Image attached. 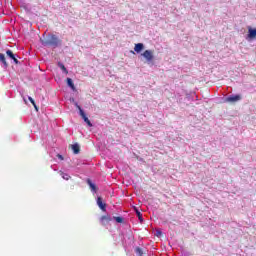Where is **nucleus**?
<instances>
[{
    "label": "nucleus",
    "mask_w": 256,
    "mask_h": 256,
    "mask_svg": "<svg viewBox=\"0 0 256 256\" xmlns=\"http://www.w3.org/2000/svg\"><path fill=\"white\" fill-rule=\"evenodd\" d=\"M40 43L43 47H50L51 49L63 47V40L53 33H48L47 35L44 33L43 37L40 38Z\"/></svg>",
    "instance_id": "f257e3e1"
},
{
    "label": "nucleus",
    "mask_w": 256,
    "mask_h": 256,
    "mask_svg": "<svg viewBox=\"0 0 256 256\" xmlns=\"http://www.w3.org/2000/svg\"><path fill=\"white\" fill-rule=\"evenodd\" d=\"M223 103H237L241 101V94H232L228 97L222 98Z\"/></svg>",
    "instance_id": "f03ea898"
},
{
    "label": "nucleus",
    "mask_w": 256,
    "mask_h": 256,
    "mask_svg": "<svg viewBox=\"0 0 256 256\" xmlns=\"http://www.w3.org/2000/svg\"><path fill=\"white\" fill-rule=\"evenodd\" d=\"M142 57L146 60V62L153 63V59H155V56L153 55V50H145L142 54Z\"/></svg>",
    "instance_id": "7ed1b4c3"
},
{
    "label": "nucleus",
    "mask_w": 256,
    "mask_h": 256,
    "mask_svg": "<svg viewBox=\"0 0 256 256\" xmlns=\"http://www.w3.org/2000/svg\"><path fill=\"white\" fill-rule=\"evenodd\" d=\"M256 39V28H248V34L246 35V41H255Z\"/></svg>",
    "instance_id": "20e7f679"
},
{
    "label": "nucleus",
    "mask_w": 256,
    "mask_h": 256,
    "mask_svg": "<svg viewBox=\"0 0 256 256\" xmlns=\"http://www.w3.org/2000/svg\"><path fill=\"white\" fill-rule=\"evenodd\" d=\"M6 55L8 59H11L15 65H21V62L17 59V55L13 53L10 49L6 50Z\"/></svg>",
    "instance_id": "39448f33"
},
{
    "label": "nucleus",
    "mask_w": 256,
    "mask_h": 256,
    "mask_svg": "<svg viewBox=\"0 0 256 256\" xmlns=\"http://www.w3.org/2000/svg\"><path fill=\"white\" fill-rule=\"evenodd\" d=\"M79 115H80V117H82L84 123H86V125H88V127H93V123L91 122V120H89V117H87L85 110H80Z\"/></svg>",
    "instance_id": "423d86ee"
},
{
    "label": "nucleus",
    "mask_w": 256,
    "mask_h": 256,
    "mask_svg": "<svg viewBox=\"0 0 256 256\" xmlns=\"http://www.w3.org/2000/svg\"><path fill=\"white\" fill-rule=\"evenodd\" d=\"M96 203L101 211H107V203L103 202V198L101 196L97 197Z\"/></svg>",
    "instance_id": "0eeeda50"
},
{
    "label": "nucleus",
    "mask_w": 256,
    "mask_h": 256,
    "mask_svg": "<svg viewBox=\"0 0 256 256\" xmlns=\"http://www.w3.org/2000/svg\"><path fill=\"white\" fill-rule=\"evenodd\" d=\"M111 221H113V217H111L110 215H104V216H101L100 218V223L104 227L107 226L108 223H111Z\"/></svg>",
    "instance_id": "6e6552de"
},
{
    "label": "nucleus",
    "mask_w": 256,
    "mask_h": 256,
    "mask_svg": "<svg viewBox=\"0 0 256 256\" xmlns=\"http://www.w3.org/2000/svg\"><path fill=\"white\" fill-rule=\"evenodd\" d=\"M86 183L88 185V187H90V191H92L93 193H97V191H99V188L97 187L96 183H93V181L91 179H87Z\"/></svg>",
    "instance_id": "1a4fd4ad"
},
{
    "label": "nucleus",
    "mask_w": 256,
    "mask_h": 256,
    "mask_svg": "<svg viewBox=\"0 0 256 256\" xmlns=\"http://www.w3.org/2000/svg\"><path fill=\"white\" fill-rule=\"evenodd\" d=\"M0 63H2L4 69H8L9 63H7V58L3 53H0Z\"/></svg>",
    "instance_id": "9d476101"
},
{
    "label": "nucleus",
    "mask_w": 256,
    "mask_h": 256,
    "mask_svg": "<svg viewBox=\"0 0 256 256\" xmlns=\"http://www.w3.org/2000/svg\"><path fill=\"white\" fill-rule=\"evenodd\" d=\"M143 49H145V44H143V43H137L134 46L135 53H141L143 51Z\"/></svg>",
    "instance_id": "9b49d317"
},
{
    "label": "nucleus",
    "mask_w": 256,
    "mask_h": 256,
    "mask_svg": "<svg viewBox=\"0 0 256 256\" xmlns=\"http://www.w3.org/2000/svg\"><path fill=\"white\" fill-rule=\"evenodd\" d=\"M72 151H73L74 155H79V153L81 151V146L79 145V143L72 144Z\"/></svg>",
    "instance_id": "f8f14e48"
},
{
    "label": "nucleus",
    "mask_w": 256,
    "mask_h": 256,
    "mask_svg": "<svg viewBox=\"0 0 256 256\" xmlns=\"http://www.w3.org/2000/svg\"><path fill=\"white\" fill-rule=\"evenodd\" d=\"M67 86L72 90V91H77V88L75 87V83H73V79L68 78L66 79Z\"/></svg>",
    "instance_id": "ddd939ff"
},
{
    "label": "nucleus",
    "mask_w": 256,
    "mask_h": 256,
    "mask_svg": "<svg viewBox=\"0 0 256 256\" xmlns=\"http://www.w3.org/2000/svg\"><path fill=\"white\" fill-rule=\"evenodd\" d=\"M57 66L59 67V69H61V71L65 74L68 75L69 74V70H67V68L65 67V64H63L62 62H58Z\"/></svg>",
    "instance_id": "4468645a"
},
{
    "label": "nucleus",
    "mask_w": 256,
    "mask_h": 256,
    "mask_svg": "<svg viewBox=\"0 0 256 256\" xmlns=\"http://www.w3.org/2000/svg\"><path fill=\"white\" fill-rule=\"evenodd\" d=\"M60 177H62V179H64L65 181H69L71 179V175L63 171H60Z\"/></svg>",
    "instance_id": "2eb2a0df"
},
{
    "label": "nucleus",
    "mask_w": 256,
    "mask_h": 256,
    "mask_svg": "<svg viewBox=\"0 0 256 256\" xmlns=\"http://www.w3.org/2000/svg\"><path fill=\"white\" fill-rule=\"evenodd\" d=\"M112 220L117 223H123L125 221V218H123L122 216H114L112 217Z\"/></svg>",
    "instance_id": "dca6fc26"
},
{
    "label": "nucleus",
    "mask_w": 256,
    "mask_h": 256,
    "mask_svg": "<svg viewBox=\"0 0 256 256\" xmlns=\"http://www.w3.org/2000/svg\"><path fill=\"white\" fill-rule=\"evenodd\" d=\"M136 217L138 218L140 223H144L145 219L143 218V214L139 210L136 211Z\"/></svg>",
    "instance_id": "f3484780"
},
{
    "label": "nucleus",
    "mask_w": 256,
    "mask_h": 256,
    "mask_svg": "<svg viewBox=\"0 0 256 256\" xmlns=\"http://www.w3.org/2000/svg\"><path fill=\"white\" fill-rule=\"evenodd\" d=\"M28 99H29L30 103L33 105V107L35 108V110L39 111V107H37L35 100L31 96H28Z\"/></svg>",
    "instance_id": "a211bd4d"
},
{
    "label": "nucleus",
    "mask_w": 256,
    "mask_h": 256,
    "mask_svg": "<svg viewBox=\"0 0 256 256\" xmlns=\"http://www.w3.org/2000/svg\"><path fill=\"white\" fill-rule=\"evenodd\" d=\"M135 253L138 256H143V249H141V247H136L135 248Z\"/></svg>",
    "instance_id": "6ab92c4d"
},
{
    "label": "nucleus",
    "mask_w": 256,
    "mask_h": 256,
    "mask_svg": "<svg viewBox=\"0 0 256 256\" xmlns=\"http://www.w3.org/2000/svg\"><path fill=\"white\" fill-rule=\"evenodd\" d=\"M126 237L128 239H133V232L131 230H129L127 233H126Z\"/></svg>",
    "instance_id": "aec40b11"
},
{
    "label": "nucleus",
    "mask_w": 256,
    "mask_h": 256,
    "mask_svg": "<svg viewBox=\"0 0 256 256\" xmlns=\"http://www.w3.org/2000/svg\"><path fill=\"white\" fill-rule=\"evenodd\" d=\"M75 107L79 110V114L81 113V111H83V108H81V105H79V103L74 102Z\"/></svg>",
    "instance_id": "412c9836"
},
{
    "label": "nucleus",
    "mask_w": 256,
    "mask_h": 256,
    "mask_svg": "<svg viewBox=\"0 0 256 256\" xmlns=\"http://www.w3.org/2000/svg\"><path fill=\"white\" fill-rule=\"evenodd\" d=\"M156 237H161L163 235V232L161 230H156Z\"/></svg>",
    "instance_id": "4be33fe9"
},
{
    "label": "nucleus",
    "mask_w": 256,
    "mask_h": 256,
    "mask_svg": "<svg viewBox=\"0 0 256 256\" xmlns=\"http://www.w3.org/2000/svg\"><path fill=\"white\" fill-rule=\"evenodd\" d=\"M58 159H60V161H63L65 158L63 157V155L61 154H57L56 156Z\"/></svg>",
    "instance_id": "5701e85b"
},
{
    "label": "nucleus",
    "mask_w": 256,
    "mask_h": 256,
    "mask_svg": "<svg viewBox=\"0 0 256 256\" xmlns=\"http://www.w3.org/2000/svg\"><path fill=\"white\" fill-rule=\"evenodd\" d=\"M70 101H71L72 103H75V98H70Z\"/></svg>",
    "instance_id": "b1692460"
}]
</instances>
